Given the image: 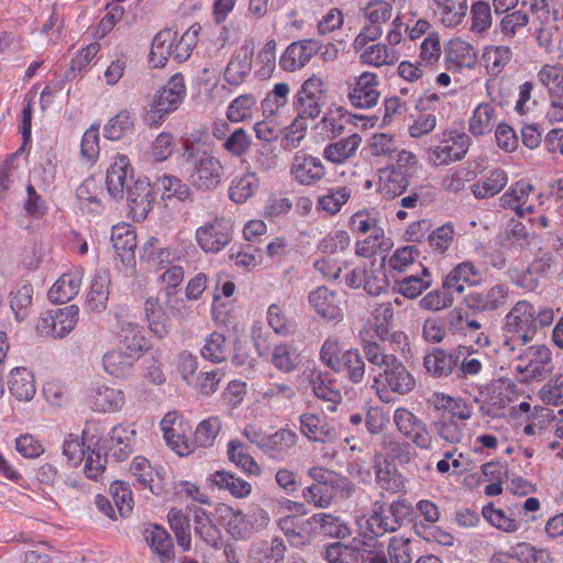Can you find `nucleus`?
I'll return each instance as SVG.
<instances>
[{
    "label": "nucleus",
    "mask_w": 563,
    "mask_h": 563,
    "mask_svg": "<svg viewBox=\"0 0 563 563\" xmlns=\"http://www.w3.org/2000/svg\"><path fill=\"white\" fill-rule=\"evenodd\" d=\"M108 194L114 200L125 198L130 213L144 220L152 210L155 194L147 178H134L128 156L118 154L107 172Z\"/></svg>",
    "instance_id": "1"
},
{
    "label": "nucleus",
    "mask_w": 563,
    "mask_h": 563,
    "mask_svg": "<svg viewBox=\"0 0 563 563\" xmlns=\"http://www.w3.org/2000/svg\"><path fill=\"white\" fill-rule=\"evenodd\" d=\"M553 319L551 308H536L528 300L518 301L505 317V347L515 352L517 347L532 341L536 332L550 325Z\"/></svg>",
    "instance_id": "2"
},
{
    "label": "nucleus",
    "mask_w": 563,
    "mask_h": 563,
    "mask_svg": "<svg viewBox=\"0 0 563 563\" xmlns=\"http://www.w3.org/2000/svg\"><path fill=\"white\" fill-rule=\"evenodd\" d=\"M180 164L186 170L188 181L198 190L213 189L223 179L224 167L221 161L200 143L184 144Z\"/></svg>",
    "instance_id": "3"
},
{
    "label": "nucleus",
    "mask_w": 563,
    "mask_h": 563,
    "mask_svg": "<svg viewBox=\"0 0 563 563\" xmlns=\"http://www.w3.org/2000/svg\"><path fill=\"white\" fill-rule=\"evenodd\" d=\"M529 8L537 44L545 53H551L559 33L556 23L563 21V1L530 0Z\"/></svg>",
    "instance_id": "4"
},
{
    "label": "nucleus",
    "mask_w": 563,
    "mask_h": 563,
    "mask_svg": "<svg viewBox=\"0 0 563 563\" xmlns=\"http://www.w3.org/2000/svg\"><path fill=\"white\" fill-rule=\"evenodd\" d=\"M471 145L467 134L446 131L435 135L427 150V159L432 166H446L462 161Z\"/></svg>",
    "instance_id": "5"
},
{
    "label": "nucleus",
    "mask_w": 563,
    "mask_h": 563,
    "mask_svg": "<svg viewBox=\"0 0 563 563\" xmlns=\"http://www.w3.org/2000/svg\"><path fill=\"white\" fill-rule=\"evenodd\" d=\"M373 387L382 401L389 402L390 393L404 396L412 391L416 379L402 362L396 358L374 377Z\"/></svg>",
    "instance_id": "6"
},
{
    "label": "nucleus",
    "mask_w": 563,
    "mask_h": 563,
    "mask_svg": "<svg viewBox=\"0 0 563 563\" xmlns=\"http://www.w3.org/2000/svg\"><path fill=\"white\" fill-rule=\"evenodd\" d=\"M393 15V5L385 0L369 1L363 9L364 24L353 41V47H363L383 35V25Z\"/></svg>",
    "instance_id": "7"
},
{
    "label": "nucleus",
    "mask_w": 563,
    "mask_h": 563,
    "mask_svg": "<svg viewBox=\"0 0 563 563\" xmlns=\"http://www.w3.org/2000/svg\"><path fill=\"white\" fill-rule=\"evenodd\" d=\"M232 239L233 223L227 217H216L198 227L195 232V240L205 253H220Z\"/></svg>",
    "instance_id": "8"
},
{
    "label": "nucleus",
    "mask_w": 563,
    "mask_h": 563,
    "mask_svg": "<svg viewBox=\"0 0 563 563\" xmlns=\"http://www.w3.org/2000/svg\"><path fill=\"white\" fill-rule=\"evenodd\" d=\"M396 430L416 448L430 451L433 448V437L428 424L405 407H398L393 413Z\"/></svg>",
    "instance_id": "9"
},
{
    "label": "nucleus",
    "mask_w": 563,
    "mask_h": 563,
    "mask_svg": "<svg viewBox=\"0 0 563 563\" xmlns=\"http://www.w3.org/2000/svg\"><path fill=\"white\" fill-rule=\"evenodd\" d=\"M515 369L522 375V379L526 382L542 379L552 371L551 351L544 345H532L525 349L517 356Z\"/></svg>",
    "instance_id": "10"
},
{
    "label": "nucleus",
    "mask_w": 563,
    "mask_h": 563,
    "mask_svg": "<svg viewBox=\"0 0 563 563\" xmlns=\"http://www.w3.org/2000/svg\"><path fill=\"white\" fill-rule=\"evenodd\" d=\"M79 321V308L69 305L48 310L37 322V331L53 339L67 336Z\"/></svg>",
    "instance_id": "11"
},
{
    "label": "nucleus",
    "mask_w": 563,
    "mask_h": 563,
    "mask_svg": "<svg viewBox=\"0 0 563 563\" xmlns=\"http://www.w3.org/2000/svg\"><path fill=\"white\" fill-rule=\"evenodd\" d=\"M325 102V89L323 80L312 75L306 79L295 96L294 104L297 112L308 115L309 119L317 118Z\"/></svg>",
    "instance_id": "12"
},
{
    "label": "nucleus",
    "mask_w": 563,
    "mask_h": 563,
    "mask_svg": "<svg viewBox=\"0 0 563 563\" xmlns=\"http://www.w3.org/2000/svg\"><path fill=\"white\" fill-rule=\"evenodd\" d=\"M379 86L380 81L375 73L364 71L349 84L347 99L355 108L371 109L379 100Z\"/></svg>",
    "instance_id": "13"
},
{
    "label": "nucleus",
    "mask_w": 563,
    "mask_h": 563,
    "mask_svg": "<svg viewBox=\"0 0 563 563\" xmlns=\"http://www.w3.org/2000/svg\"><path fill=\"white\" fill-rule=\"evenodd\" d=\"M289 173L299 185L311 187L325 177L327 168L319 157L298 151L292 157Z\"/></svg>",
    "instance_id": "14"
},
{
    "label": "nucleus",
    "mask_w": 563,
    "mask_h": 563,
    "mask_svg": "<svg viewBox=\"0 0 563 563\" xmlns=\"http://www.w3.org/2000/svg\"><path fill=\"white\" fill-rule=\"evenodd\" d=\"M321 51V43L314 38L299 40L290 43L279 58V66L285 71H295L309 64Z\"/></svg>",
    "instance_id": "15"
},
{
    "label": "nucleus",
    "mask_w": 563,
    "mask_h": 563,
    "mask_svg": "<svg viewBox=\"0 0 563 563\" xmlns=\"http://www.w3.org/2000/svg\"><path fill=\"white\" fill-rule=\"evenodd\" d=\"M299 429L308 440L328 443L336 440L338 429L324 413L305 412L299 416Z\"/></svg>",
    "instance_id": "16"
},
{
    "label": "nucleus",
    "mask_w": 563,
    "mask_h": 563,
    "mask_svg": "<svg viewBox=\"0 0 563 563\" xmlns=\"http://www.w3.org/2000/svg\"><path fill=\"white\" fill-rule=\"evenodd\" d=\"M32 102L33 96L32 90H30L25 96V104L22 110V122H21V133H22V144L21 146L11 154L4 163L0 166V190L5 191L10 186V170L11 163L16 159L19 156L23 155L26 151V146L31 143L32 140Z\"/></svg>",
    "instance_id": "17"
},
{
    "label": "nucleus",
    "mask_w": 563,
    "mask_h": 563,
    "mask_svg": "<svg viewBox=\"0 0 563 563\" xmlns=\"http://www.w3.org/2000/svg\"><path fill=\"white\" fill-rule=\"evenodd\" d=\"M509 297V288L496 284L485 290L471 291L464 298L466 307L478 312H489L504 307Z\"/></svg>",
    "instance_id": "18"
},
{
    "label": "nucleus",
    "mask_w": 563,
    "mask_h": 563,
    "mask_svg": "<svg viewBox=\"0 0 563 563\" xmlns=\"http://www.w3.org/2000/svg\"><path fill=\"white\" fill-rule=\"evenodd\" d=\"M186 96L184 77L175 74L167 84L155 95L152 108L159 117L173 112L179 108Z\"/></svg>",
    "instance_id": "19"
},
{
    "label": "nucleus",
    "mask_w": 563,
    "mask_h": 563,
    "mask_svg": "<svg viewBox=\"0 0 563 563\" xmlns=\"http://www.w3.org/2000/svg\"><path fill=\"white\" fill-rule=\"evenodd\" d=\"M118 347L140 360L150 349L144 328L136 322L122 320L117 332Z\"/></svg>",
    "instance_id": "20"
},
{
    "label": "nucleus",
    "mask_w": 563,
    "mask_h": 563,
    "mask_svg": "<svg viewBox=\"0 0 563 563\" xmlns=\"http://www.w3.org/2000/svg\"><path fill=\"white\" fill-rule=\"evenodd\" d=\"M308 300L316 313L322 319L333 322L343 320L341 299L335 291L321 286L309 294Z\"/></svg>",
    "instance_id": "21"
},
{
    "label": "nucleus",
    "mask_w": 563,
    "mask_h": 563,
    "mask_svg": "<svg viewBox=\"0 0 563 563\" xmlns=\"http://www.w3.org/2000/svg\"><path fill=\"white\" fill-rule=\"evenodd\" d=\"M481 277L479 268L471 261L456 264L443 278L442 288L454 295H462L466 286H474Z\"/></svg>",
    "instance_id": "22"
},
{
    "label": "nucleus",
    "mask_w": 563,
    "mask_h": 563,
    "mask_svg": "<svg viewBox=\"0 0 563 563\" xmlns=\"http://www.w3.org/2000/svg\"><path fill=\"white\" fill-rule=\"evenodd\" d=\"M88 405L98 412H117L125 405L124 391L107 385L91 387L87 395Z\"/></svg>",
    "instance_id": "23"
},
{
    "label": "nucleus",
    "mask_w": 563,
    "mask_h": 563,
    "mask_svg": "<svg viewBox=\"0 0 563 563\" xmlns=\"http://www.w3.org/2000/svg\"><path fill=\"white\" fill-rule=\"evenodd\" d=\"M253 66V48L243 44L230 57L224 69V80L231 86L243 84L251 74Z\"/></svg>",
    "instance_id": "24"
},
{
    "label": "nucleus",
    "mask_w": 563,
    "mask_h": 563,
    "mask_svg": "<svg viewBox=\"0 0 563 563\" xmlns=\"http://www.w3.org/2000/svg\"><path fill=\"white\" fill-rule=\"evenodd\" d=\"M185 256L184 249L177 246H162L157 238H150L140 251L141 261L154 267L172 264Z\"/></svg>",
    "instance_id": "25"
},
{
    "label": "nucleus",
    "mask_w": 563,
    "mask_h": 563,
    "mask_svg": "<svg viewBox=\"0 0 563 563\" xmlns=\"http://www.w3.org/2000/svg\"><path fill=\"white\" fill-rule=\"evenodd\" d=\"M460 353L456 349L452 353L443 349H432L423 357V367L434 378H446L455 373Z\"/></svg>",
    "instance_id": "26"
},
{
    "label": "nucleus",
    "mask_w": 563,
    "mask_h": 563,
    "mask_svg": "<svg viewBox=\"0 0 563 563\" xmlns=\"http://www.w3.org/2000/svg\"><path fill=\"white\" fill-rule=\"evenodd\" d=\"M84 278V269L76 267L63 274L47 291L49 301L64 303L75 298L81 287Z\"/></svg>",
    "instance_id": "27"
},
{
    "label": "nucleus",
    "mask_w": 563,
    "mask_h": 563,
    "mask_svg": "<svg viewBox=\"0 0 563 563\" xmlns=\"http://www.w3.org/2000/svg\"><path fill=\"white\" fill-rule=\"evenodd\" d=\"M136 361V357L117 346L103 354L102 367L109 376L125 380L132 377Z\"/></svg>",
    "instance_id": "28"
},
{
    "label": "nucleus",
    "mask_w": 563,
    "mask_h": 563,
    "mask_svg": "<svg viewBox=\"0 0 563 563\" xmlns=\"http://www.w3.org/2000/svg\"><path fill=\"white\" fill-rule=\"evenodd\" d=\"M103 188L93 178H86L76 190L77 202L80 211L88 216H98L103 209Z\"/></svg>",
    "instance_id": "29"
},
{
    "label": "nucleus",
    "mask_w": 563,
    "mask_h": 563,
    "mask_svg": "<svg viewBox=\"0 0 563 563\" xmlns=\"http://www.w3.org/2000/svg\"><path fill=\"white\" fill-rule=\"evenodd\" d=\"M434 18L446 27L460 25L468 9L467 0H430Z\"/></svg>",
    "instance_id": "30"
},
{
    "label": "nucleus",
    "mask_w": 563,
    "mask_h": 563,
    "mask_svg": "<svg viewBox=\"0 0 563 563\" xmlns=\"http://www.w3.org/2000/svg\"><path fill=\"white\" fill-rule=\"evenodd\" d=\"M374 470L376 483L380 488L391 493L406 492V478L396 468V466L382 455H376L374 460Z\"/></svg>",
    "instance_id": "31"
},
{
    "label": "nucleus",
    "mask_w": 563,
    "mask_h": 563,
    "mask_svg": "<svg viewBox=\"0 0 563 563\" xmlns=\"http://www.w3.org/2000/svg\"><path fill=\"white\" fill-rule=\"evenodd\" d=\"M110 294V275L99 269L93 274L89 291L86 296L85 307L91 312H101L107 308Z\"/></svg>",
    "instance_id": "32"
},
{
    "label": "nucleus",
    "mask_w": 563,
    "mask_h": 563,
    "mask_svg": "<svg viewBox=\"0 0 563 563\" xmlns=\"http://www.w3.org/2000/svg\"><path fill=\"white\" fill-rule=\"evenodd\" d=\"M310 383L314 396L329 402V411H335L336 405L342 400V395L331 374L322 371H312Z\"/></svg>",
    "instance_id": "33"
},
{
    "label": "nucleus",
    "mask_w": 563,
    "mask_h": 563,
    "mask_svg": "<svg viewBox=\"0 0 563 563\" xmlns=\"http://www.w3.org/2000/svg\"><path fill=\"white\" fill-rule=\"evenodd\" d=\"M353 48L356 53H360V59L363 64L376 68L395 65L399 59L398 51L385 43L365 44L363 47Z\"/></svg>",
    "instance_id": "34"
},
{
    "label": "nucleus",
    "mask_w": 563,
    "mask_h": 563,
    "mask_svg": "<svg viewBox=\"0 0 563 563\" xmlns=\"http://www.w3.org/2000/svg\"><path fill=\"white\" fill-rule=\"evenodd\" d=\"M430 404L437 410H443L454 420L461 422L467 421L473 416V406L461 397H453L444 393H434L430 398Z\"/></svg>",
    "instance_id": "35"
},
{
    "label": "nucleus",
    "mask_w": 563,
    "mask_h": 563,
    "mask_svg": "<svg viewBox=\"0 0 563 563\" xmlns=\"http://www.w3.org/2000/svg\"><path fill=\"white\" fill-rule=\"evenodd\" d=\"M278 526L288 541L295 547H300L308 542L314 530L311 517L305 519L299 516H286L279 519Z\"/></svg>",
    "instance_id": "36"
},
{
    "label": "nucleus",
    "mask_w": 563,
    "mask_h": 563,
    "mask_svg": "<svg viewBox=\"0 0 563 563\" xmlns=\"http://www.w3.org/2000/svg\"><path fill=\"white\" fill-rule=\"evenodd\" d=\"M361 143V135L357 133L351 134L347 137L340 139L325 145L322 152V156L325 161L332 164H344L356 155Z\"/></svg>",
    "instance_id": "37"
},
{
    "label": "nucleus",
    "mask_w": 563,
    "mask_h": 563,
    "mask_svg": "<svg viewBox=\"0 0 563 563\" xmlns=\"http://www.w3.org/2000/svg\"><path fill=\"white\" fill-rule=\"evenodd\" d=\"M371 316L372 319L363 330H368L369 333L373 332L380 341L387 340L394 319L393 302H374V305H372Z\"/></svg>",
    "instance_id": "38"
},
{
    "label": "nucleus",
    "mask_w": 563,
    "mask_h": 563,
    "mask_svg": "<svg viewBox=\"0 0 563 563\" xmlns=\"http://www.w3.org/2000/svg\"><path fill=\"white\" fill-rule=\"evenodd\" d=\"M257 394L264 406L278 411L285 409L287 402L295 398L296 390L290 384L276 382L261 388Z\"/></svg>",
    "instance_id": "39"
},
{
    "label": "nucleus",
    "mask_w": 563,
    "mask_h": 563,
    "mask_svg": "<svg viewBox=\"0 0 563 563\" xmlns=\"http://www.w3.org/2000/svg\"><path fill=\"white\" fill-rule=\"evenodd\" d=\"M498 113L495 104L490 102L479 103L468 120V131L474 136H483L493 131L497 124Z\"/></svg>",
    "instance_id": "40"
},
{
    "label": "nucleus",
    "mask_w": 563,
    "mask_h": 563,
    "mask_svg": "<svg viewBox=\"0 0 563 563\" xmlns=\"http://www.w3.org/2000/svg\"><path fill=\"white\" fill-rule=\"evenodd\" d=\"M508 180V175L505 170L495 168L473 184L471 191L476 199H488L501 192L507 186Z\"/></svg>",
    "instance_id": "41"
},
{
    "label": "nucleus",
    "mask_w": 563,
    "mask_h": 563,
    "mask_svg": "<svg viewBox=\"0 0 563 563\" xmlns=\"http://www.w3.org/2000/svg\"><path fill=\"white\" fill-rule=\"evenodd\" d=\"M298 435L288 429H279L267 435L263 452L275 461H284L289 451L296 445Z\"/></svg>",
    "instance_id": "42"
},
{
    "label": "nucleus",
    "mask_w": 563,
    "mask_h": 563,
    "mask_svg": "<svg viewBox=\"0 0 563 563\" xmlns=\"http://www.w3.org/2000/svg\"><path fill=\"white\" fill-rule=\"evenodd\" d=\"M301 361V353L292 343L282 342L272 350L271 362L277 371L284 374L295 372L300 366Z\"/></svg>",
    "instance_id": "43"
},
{
    "label": "nucleus",
    "mask_w": 563,
    "mask_h": 563,
    "mask_svg": "<svg viewBox=\"0 0 563 563\" xmlns=\"http://www.w3.org/2000/svg\"><path fill=\"white\" fill-rule=\"evenodd\" d=\"M110 454L118 461L125 460L133 450L135 442V430L130 426L118 424L110 433Z\"/></svg>",
    "instance_id": "44"
},
{
    "label": "nucleus",
    "mask_w": 563,
    "mask_h": 563,
    "mask_svg": "<svg viewBox=\"0 0 563 563\" xmlns=\"http://www.w3.org/2000/svg\"><path fill=\"white\" fill-rule=\"evenodd\" d=\"M214 487L230 493L235 498H245L252 492V485L227 471H216L207 478Z\"/></svg>",
    "instance_id": "45"
},
{
    "label": "nucleus",
    "mask_w": 563,
    "mask_h": 563,
    "mask_svg": "<svg viewBox=\"0 0 563 563\" xmlns=\"http://www.w3.org/2000/svg\"><path fill=\"white\" fill-rule=\"evenodd\" d=\"M377 175V191L385 198L399 196L408 186V179L395 166L380 168Z\"/></svg>",
    "instance_id": "46"
},
{
    "label": "nucleus",
    "mask_w": 563,
    "mask_h": 563,
    "mask_svg": "<svg viewBox=\"0 0 563 563\" xmlns=\"http://www.w3.org/2000/svg\"><path fill=\"white\" fill-rule=\"evenodd\" d=\"M257 111V98L247 92L235 97L227 108V119L231 123H242L253 120Z\"/></svg>",
    "instance_id": "47"
},
{
    "label": "nucleus",
    "mask_w": 563,
    "mask_h": 563,
    "mask_svg": "<svg viewBox=\"0 0 563 563\" xmlns=\"http://www.w3.org/2000/svg\"><path fill=\"white\" fill-rule=\"evenodd\" d=\"M176 31L164 29L153 38L150 59L155 67H163L173 56Z\"/></svg>",
    "instance_id": "48"
},
{
    "label": "nucleus",
    "mask_w": 563,
    "mask_h": 563,
    "mask_svg": "<svg viewBox=\"0 0 563 563\" xmlns=\"http://www.w3.org/2000/svg\"><path fill=\"white\" fill-rule=\"evenodd\" d=\"M536 78L551 98H563V65L544 64L538 69Z\"/></svg>",
    "instance_id": "49"
},
{
    "label": "nucleus",
    "mask_w": 563,
    "mask_h": 563,
    "mask_svg": "<svg viewBox=\"0 0 563 563\" xmlns=\"http://www.w3.org/2000/svg\"><path fill=\"white\" fill-rule=\"evenodd\" d=\"M332 369L336 373H344L351 383L360 384L365 376V362L358 350L350 349L343 352Z\"/></svg>",
    "instance_id": "50"
},
{
    "label": "nucleus",
    "mask_w": 563,
    "mask_h": 563,
    "mask_svg": "<svg viewBox=\"0 0 563 563\" xmlns=\"http://www.w3.org/2000/svg\"><path fill=\"white\" fill-rule=\"evenodd\" d=\"M9 389L16 399L30 401L35 395L34 374L25 367H16L12 369Z\"/></svg>",
    "instance_id": "51"
},
{
    "label": "nucleus",
    "mask_w": 563,
    "mask_h": 563,
    "mask_svg": "<svg viewBox=\"0 0 563 563\" xmlns=\"http://www.w3.org/2000/svg\"><path fill=\"white\" fill-rule=\"evenodd\" d=\"M290 87L287 82H277L261 101V110L264 118H275L287 106Z\"/></svg>",
    "instance_id": "52"
},
{
    "label": "nucleus",
    "mask_w": 563,
    "mask_h": 563,
    "mask_svg": "<svg viewBox=\"0 0 563 563\" xmlns=\"http://www.w3.org/2000/svg\"><path fill=\"white\" fill-rule=\"evenodd\" d=\"M260 187V179L254 172L236 176L231 180L229 198L239 205L244 203L253 197Z\"/></svg>",
    "instance_id": "53"
},
{
    "label": "nucleus",
    "mask_w": 563,
    "mask_h": 563,
    "mask_svg": "<svg viewBox=\"0 0 563 563\" xmlns=\"http://www.w3.org/2000/svg\"><path fill=\"white\" fill-rule=\"evenodd\" d=\"M152 551L164 563L174 558V544L170 534L161 526L154 525L146 530L145 536Z\"/></svg>",
    "instance_id": "54"
},
{
    "label": "nucleus",
    "mask_w": 563,
    "mask_h": 563,
    "mask_svg": "<svg viewBox=\"0 0 563 563\" xmlns=\"http://www.w3.org/2000/svg\"><path fill=\"white\" fill-rule=\"evenodd\" d=\"M482 58L488 74L496 77L510 63L512 51L507 45H487L483 49Z\"/></svg>",
    "instance_id": "55"
},
{
    "label": "nucleus",
    "mask_w": 563,
    "mask_h": 563,
    "mask_svg": "<svg viewBox=\"0 0 563 563\" xmlns=\"http://www.w3.org/2000/svg\"><path fill=\"white\" fill-rule=\"evenodd\" d=\"M431 285V273L427 267H422L420 273L410 274L397 283L398 292L409 299L417 298Z\"/></svg>",
    "instance_id": "56"
},
{
    "label": "nucleus",
    "mask_w": 563,
    "mask_h": 563,
    "mask_svg": "<svg viewBox=\"0 0 563 563\" xmlns=\"http://www.w3.org/2000/svg\"><path fill=\"white\" fill-rule=\"evenodd\" d=\"M329 563H365V550L342 542L331 543L324 552Z\"/></svg>",
    "instance_id": "57"
},
{
    "label": "nucleus",
    "mask_w": 563,
    "mask_h": 563,
    "mask_svg": "<svg viewBox=\"0 0 563 563\" xmlns=\"http://www.w3.org/2000/svg\"><path fill=\"white\" fill-rule=\"evenodd\" d=\"M456 351H461L459 354V365L455 369L456 377L466 379L468 377L478 376L483 371L485 356L463 345L457 346Z\"/></svg>",
    "instance_id": "58"
},
{
    "label": "nucleus",
    "mask_w": 563,
    "mask_h": 563,
    "mask_svg": "<svg viewBox=\"0 0 563 563\" xmlns=\"http://www.w3.org/2000/svg\"><path fill=\"white\" fill-rule=\"evenodd\" d=\"M352 192V188L349 186L330 188L327 194L318 198L317 207L330 216H335L351 199Z\"/></svg>",
    "instance_id": "59"
},
{
    "label": "nucleus",
    "mask_w": 563,
    "mask_h": 563,
    "mask_svg": "<svg viewBox=\"0 0 563 563\" xmlns=\"http://www.w3.org/2000/svg\"><path fill=\"white\" fill-rule=\"evenodd\" d=\"M360 336L365 357L369 364L377 366L383 371L389 365V363H393L397 358L394 354L385 353L380 345L373 341L376 336L375 334L369 333L368 330H362L360 332Z\"/></svg>",
    "instance_id": "60"
},
{
    "label": "nucleus",
    "mask_w": 563,
    "mask_h": 563,
    "mask_svg": "<svg viewBox=\"0 0 563 563\" xmlns=\"http://www.w3.org/2000/svg\"><path fill=\"white\" fill-rule=\"evenodd\" d=\"M450 60L456 63L459 67L472 68L477 60L475 48L468 42L462 38H452L445 47Z\"/></svg>",
    "instance_id": "61"
},
{
    "label": "nucleus",
    "mask_w": 563,
    "mask_h": 563,
    "mask_svg": "<svg viewBox=\"0 0 563 563\" xmlns=\"http://www.w3.org/2000/svg\"><path fill=\"white\" fill-rule=\"evenodd\" d=\"M229 460L250 475H260L261 467L250 455L247 446L240 440H231L228 443Z\"/></svg>",
    "instance_id": "62"
},
{
    "label": "nucleus",
    "mask_w": 563,
    "mask_h": 563,
    "mask_svg": "<svg viewBox=\"0 0 563 563\" xmlns=\"http://www.w3.org/2000/svg\"><path fill=\"white\" fill-rule=\"evenodd\" d=\"M223 518L225 519V529L234 539H247L253 534V526L249 517L242 510L227 507Z\"/></svg>",
    "instance_id": "63"
},
{
    "label": "nucleus",
    "mask_w": 563,
    "mask_h": 563,
    "mask_svg": "<svg viewBox=\"0 0 563 563\" xmlns=\"http://www.w3.org/2000/svg\"><path fill=\"white\" fill-rule=\"evenodd\" d=\"M364 240L355 244V253L362 257H372L379 251H387L391 246L390 240L386 236L384 228L366 233Z\"/></svg>",
    "instance_id": "64"
}]
</instances>
